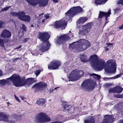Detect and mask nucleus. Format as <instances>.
I'll return each instance as SVG.
<instances>
[{
	"label": "nucleus",
	"mask_w": 123,
	"mask_h": 123,
	"mask_svg": "<svg viewBox=\"0 0 123 123\" xmlns=\"http://www.w3.org/2000/svg\"><path fill=\"white\" fill-rule=\"evenodd\" d=\"M91 66L95 69L101 70L104 68L109 73H113L116 70V63L112 62L111 61H108L105 64V61L102 59L99 60L98 56L96 55H91L90 58Z\"/></svg>",
	"instance_id": "obj_1"
},
{
	"label": "nucleus",
	"mask_w": 123,
	"mask_h": 123,
	"mask_svg": "<svg viewBox=\"0 0 123 123\" xmlns=\"http://www.w3.org/2000/svg\"><path fill=\"white\" fill-rule=\"evenodd\" d=\"M82 11V9L80 6L74 7L71 8L65 13L66 17H64L61 20L56 21L53 25L54 27L58 28L62 27L65 29L67 24L68 20L72 18L75 15Z\"/></svg>",
	"instance_id": "obj_2"
},
{
	"label": "nucleus",
	"mask_w": 123,
	"mask_h": 123,
	"mask_svg": "<svg viewBox=\"0 0 123 123\" xmlns=\"http://www.w3.org/2000/svg\"><path fill=\"white\" fill-rule=\"evenodd\" d=\"M9 80L12 83V85L16 87L22 86L26 84L29 85L33 83L34 80L32 78H29L25 80L24 78H22L18 74H15L6 79Z\"/></svg>",
	"instance_id": "obj_3"
},
{
	"label": "nucleus",
	"mask_w": 123,
	"mask_h": 123,
	"mask_svg": "<svg viewBox=\"0 0 123 123\" xmlns=\"http://www.w3.org/2000/svg\"><path fill=\"white\" fill-rule=\"evenodd\" d=\"M90 46L89 41L86 40L81 39L70 44L69 48L75 52H77L86 49Z\"/></svg>",
	"instance_id": "obj_4"
},
{
	"label": "nucleus",
	"mask_w": 123,
	"mask_h": 123,
	"mask_svg": "<svg viewBox=\"0 0 123 123\" xmlns=\"http://www.w3.org/2000/svg\"><path fill=\"white\" fill-rule=\"evenodd\" d=\"M49 35L45 32H39L37 36L38 38L43 42L40 45V50L42 52L48 50L49 49L50 45L48 40L50 37Z\"/></svg>",
	"instance_id": "obj_5"
},
{
	"label": "nucleus",
	"mask_w": 123,
	"mask_h": 123,
	"mask_svg": "<svg viewBox=\"0 0 123 123\" xmlns=\"http://www.w3.org/2000/svg\"><path fill=\"white\" fill-rule=\"evenodd\" d=\"M21 116L19 115L13 114L10 117L2 113H0V121L4 120L10 122V123H14L19 119Z\"/></svg>",
	"instance_id": "obj_6"
},
{
	"label": "nucleus",
	"mask_w": 123,
	"mask_h": 123,
	"mask_svg": "<svg viewBox=\"0 0 123 123\" xmlns=\"http://www.w3.org/2000/svg\"><path fill=\"white\" fill-rule=\"evenodd\" d=\"M84 72L82 70L75 69L72 71L68 77L69 81H75L78 79L83 74Z\"/></svg>",
	"instance_id": "obj_7"
},
{
	"label": "nucleus",
	"mask_w": 123,
	"mask_h": 123,
	"mask_svg": "<svg viewBox=\"0 0 123 123\" xmlns=\"http://www.w3.org/2000/svg\"><path fill=\"white\" fill-rule=\"evenodd\" d=\"M10 14L13 16L17 17L22 21L28 22L30 20V17L28 15H26L25 12L23 11H19L18 12H11Z\"/></svg>",
	"instance_id": "obj_8"
},
{
	"label": "nucleus",
	"mask_w": 123,
	"mask_h": 123,
	"mask_svg": "<svg viewBox=\"0 0 123 123\" xmlns=\"http://www.w3.org/2000/svg\"><path fill=\"white\" fill-rule=\"evenodd\" d=\"M50 118L45 113L41 112L37 115L35 119V121L38 123H41L49 121Z\"/></svg>",
	"instance_id": "obj_9"
},
{
	"label": "nucleus",
	"mask_w": 123,
	"mask_h": 123,
	"mask_svg": "<svg viewBox=\"0 0 123 123\" xmlns=\"http://www.w3.org/2000/svg\"><path fill=\"white\" fill-rule=\"evenodd\" d=\"M95 83L92 80H87L83 82L82 84V87L83 89L87 91L93 90L94 88Z\"/></svg>",
	"instance_id": "obj_10"
},
{
	"label": "nucleus",
	"mask_w": 123,
	"mask_h": 123,
	"mask_svg": "<svg viewBox=\"0 0 123 123\" xmlns=\"http://www.w3.org/2000/svg\"><path fill=\"white\" fill-rule=\"evenodd\" d=\"M49 0H26L30 5L35 6L38 4L39 6H44L47 4Z\"/></svg>",
	"instance_id": "obj_11"
},
{
	"label": "nucleus",
	"mask_w": 123,
	"mask_h": 123,
	"mask_svg": "<svg viewBox=\"0 0 123 123\" xmlns=\"http://www.w3.org/2000/svg\"><path fill=\"white\" fill-rule=\"evenodd\" d=\"M92 25V23H89L86 25L82 26V28L79 31V34L81 35L87 34L90 31Z\"/></svg>",
	"instance_id": "obj_12"
},
{
	"label": "nucleus",
	"mask_w": 123,
	"mask_h": 123,
	"mask_svg": "<svg viewBox=\"0 0 123 123\" xmlns=\"http://www.w3.org/2000/svg\"><path fill=\"white\" fill-rule=\"evenodd\" d=\"M60 65V62L56 61H53L48 65V69L51 70L58 69Z\"/></svg>",
	"instance_id": "obj_13"
},
{
	"label": "nucleus",
	"mask_w": 123,
	"mask_h": 123,
	"mask_svg": "<svg viewBox=\"0 0 123 123\" xmlns=\"http://www.w3.org/2000/svg\"><path fill=\"white\" fill-rule=\"evenodd\" d=\"M69 39V36L67 35H64L61 36L57 38L56 42L57 43L60 44L65 42L67 40Z\"/></svg>",
	"instance_id": "obj_14"
},
{
	"label": "nucleus",
	"mask_w": 123,
	"mask_h": 123,
	"mask_svg": "<svg viewBox=\"0 0 123 123\" xmlns=\"http://www.w3.org/2000/svg\"><path fill=\"white\" fill-rule=\"evenodd\" d=\"M104 120L101 123H111L114 120L112 115H106L104 116Z\"/></svg>",
	"instance_id": "obj_15"
},
{
	"label": "nucleus",
	"mask_w": 123,
	"mask_h": 123,
	"mask_svg": "<svg viewBox=\"0 0 123 123\" xmlns=\"http://www.w3.org/2000/svg\"><path fill=\"white\" fill-rule=\"evenodd\" d=\"M46 86V83L40 82L33 86L32 88H36L37 90H42L45 88Z\"/></svg>",
	"instance_id": "obj_16"
},
{
	"label": "nucleus",
	"mask_w": 123,
	"mask_h": 123,
	"mask_svg": "<svg viewBox=\"0 0 123 123\" xmlns=\"http://www.w3.org/2000/svg\"><path fill=\"white\" fill-rule=\"evenodd\" d=\"M11 36V32L7 29L4 30L1 34V37L4 38H9Z\"/></svg>",
	"instance_id": "obj_17"
},
{
	"label": "nucleus",
	"mask_w": 123,
	"mask_h": 123,
	"mask_svg": "<svg viewBox=\"0 0 123 123\" xmlns=\"http://www.w3.org/2000/svg\"><path fill=\"white\" fill-rule=\"evenodd\" d=\"M111 10L109 9V11L107 12H101V11H99V14L98 18H101L102 17L104 16L105 17L106 19L107 18L109 17L111 14Z\"/></svg>",
	"instance_id": "obj_18"
},
{
	"label": "nucleus",
	"mask_w": 123,
	"mask_h": 123,
	"mask_svg": "<svg viewBox=\"0 0 123 123\" xmlns=\"http://www.w3.org/2000/svg\"><path fill=\"white\" fill-rule=\"evenodd\" d=\"M46 101L45 99L43 98H41L38 99L36 102V103L40 105H44Z\"/></svg>",
	"instance_id": "obj_19"
},
{
	"label": "nucleus",
	"mask_w": 123,
	"mask_h": 123,
	"mask_svg": "<svg viewBox=\"0 0 123 123\" xmlns=\"http://www.w3.org/2000/svg\"><path fill=\"white\" fill-rule=\"evenodd\" d=\"M88 19L86 17H81L77 21V22L78 24L83 23L85 22Z\"/></svg>",
	"instance_id": "obj_20"
},
{
	"label": "nucleus",
	"mask_w": 123,
	"mask_h": 123,
	"mask_svg": "<svg viewBox=\"0 0 123 123\" xmlns=\"http://www.w3.org/2000/svg\"><path fill=\"white\" fill-rule=\"evenodd\" d=\"M107 0H96L95 3L96 5H102L105 4Z\"/></svg>",
	"instance_id": "obj_21"
},
{
	"label": "nucleus",
	"mask_w": 123,
	"mask_h": 123,
	"mask_svg": "<svg viewBox=\"0 0 123 123\" xmlns=\"http://www.w3.org/2000/svg\"><path fill=\"white\" fill-rule=\"evenodd\" d=\"M114 89L115 90V92L119 93L122 92L123 90V88L119 86H117L114 87Z\"/></svg>",
	"instance_id": "obj_22"
},
{
	"label": "nucleus",
	"mask_w": 123,
	"mask_h": 123,
	"mask_svg": "<svg viewBox=\"0 0 123 123\" xmlns=\"http://www.w3.org/2000/svg\"><path fill=\"white\" fill-rule=\"evenodd\" d=\"M81 61L83 62H86L88 61V60L86 56L84 55H81L80 56Z\"/></svg>",
	"instance_id": "obj_23"
},
{
	"label": "nucleus",
	"mask_w": 123,
	"mask_h": 123,
	"mask_svg": "<svg viewBox=\"0 0 123 123\" xmlns=\"http://www.w3.org/2000/svg\"><path fill=\"white\" fill-rule=\"evenodd\" d=\"M95 121L94 119L91 117L90 119L84 120V123H94Z\"/></svg>",
	"instance_id": "obj_24"
},
{
	"label": "nucleus",
	"mask_w": 123,
	"mask_h": 123,
	"mask_svg": "<svg viewBox=\"0 0 123 123\" xmlns=\"http://www.w3.org/2000/svg\"><path fill=\"white\" fill-rule=\"evenodd\" d=\"M9 82V81L3 79L0 80V85L2 86H5Z\"/></svg>",
	"instance_id": "obj_25"
},
{
	"label": "nucleus",
	"mask_w": 123,
	"mask_h": 123,
	"mask_svg": "<svg viewBox=\"0 0 123 123\" xmlns=\"http://www.w3.org/2000/svg\"><path fill=\"white\" fill-rule=\"evenodd\" d=\"M91 75L93 76V77L95 79L97 80H99L101 77L100 75L95 74H91Z\"/></svg>",
	"instance_id": "obj_26"
},
{
	"label": "nucleus",
	"mask_w": 123,
	"mask_h": 123,
	"mask_svg": "<svg viewBox=\"0 0 123 123\" xmlns=\"http://www.w3.org/2000/svg\"><path fill=\"white\" fill-rule=\"evenodd\" d=\"M123 94H121L120 95L118 94H114V96L118 98H123Z\"/></svg>",
	"instance_id": "obj_27"
},
{
	"label": "nucleus",
	"mask_w": 123,
	"mask_h": 123,
	"mask_svg": "<svg viewBox=\"0 0 123 123\" xmlns=\"http://www.w3.org/2000/svg\"><path fill=\"white\" fill-rule=\"evenodd\" d=\"M4 43L3 40L0 38V46L2 48L4 47Z\"/></svg>",
	"instance_id": "obj_28"
},
{
	"label": "nucleus",
	"mask_w": 123,
	"mask_h": 123,
	"mask_svg": "<svg viewBox=\"0 0 123 123\" xmlns=\"http://www.w3.org/2000/svg\"><path fill=\"white\" fill-rule=\"evenodd\" d=\"M22 26H21L20 27L21 28V29L23 31H26V27L24 25L22 24Z\"/></svg>",
	"instance_id": "obj_29"
},
{
	"label": "nucleus",
	"mask_w": 123,
	"mask_h": 123,
	"mask_svg": "<svg viewBox=\"0 0 123 123\" xmlns=\"http://www.w3.org/2000/svg\"><path fill=\"white\" fill-rule=\"evenodd\" d=\"M4 24V21H0V28L4 26L3 25Z\"/></svg>",
	"instance_id": "obj_30"
},
{
	"label": "nucleus",
	"mask_w": 123,
	"mask_h": 123,
	"mask_svg": "<svg viewBox=\"0 0 123 123\" xmlns=\"http://www.w3.org/2000/svg\"><path fill=\"white\" fill-rule=\"evenodd\" d=\"M117 4H121L123 5V0H118Z\"/></svg>",
	"instance_id": "obj_31"
},
{
	"label": "nucleus",
	"mask_w": 123,
	"mask_h": 123,
	"mask_svg": "<svg viewBox=\"0 0 123 123\" xmlns=\"http://www.w3.org/2000/svg\"><path fill=\"white\" fill-rule=\"evenodd\" d=\"M64 109L66 110H68L70 108L69 106H68L67 105H66L64 106Z\"/></svg>",
	"instance_id": "obj_32"
},
{
	"label": "nucleus",
	"mask_w": 123,
	"mask_h": 123,
	"mask_svg": "<svg viewBox=\"0 0 123 123\" xmlns=\"http://www.w3.org/2000/svg\"><path fill=\"white\" fill-rule=\"evenodd\" d=\"M41 72V71L39 70H36L35 72V74L37 75V76Z\"/></svg>",
	"instance_id": "obj_33"
},
{
	"label": "nucleus",
	"mask_w": 123,
	"mask_h": 123,
	"mask_svg": "<svg viewBox=\"0 0 123 123\" xmlns=\"http://www.w3.org/2000/svg\"><path fill=\"white\" fill-rule=\"evenodd\" d=\"M109 92H115V90L114 89V88H111L109 89Z\"/></svg>",
	"instance_id": "obj_34"
},
{
	"label": "nucleus",
	"mask_w": 123,
	"mask_h": 123,
	"mask_svg": "<svg viewBox=\"0 0 123 123\" xmlns=\"http://www.w3.org/2000/svg\"><path fill=\"white\" fill-rule=\"evenodd\" d=\"M10 7V6L6 7L2 10V11H6Z\"/></svg>",
	"instance_id": "obj_35"
},
{
	"label": "nucleus",
	"mask_w": 123,
	"mask_h": 123,
	"mask_svg": "<svg viewBox=\"0 0 123 123\" xmlns=\"http://www.w3.org/2000/svg\"><path fill=\"white\" fill-rule=\"evenodd\" d=\"M58 87H56L54 88V89H53V88H51L49 90V92H52L54 90H56Z\"/></svg>",
	"instance_id": "obj_36"
},
{
	"label": "nucleus",
	"mask_w": 123,
	"mask_h": 123,
	"mask_svg": "<svg viewBox=\"0 0 123 123\" xmlns=\"http://www.w3.org/2000/svg\"><path fill=\"white\" fill-rule=\"evenodd\" d=\"M44 17L46 18V19H47L49 17V16L48 14H46L44 15Z\"/></svg>",
	"instance_id": "obj_37"
},
{
	"label": "nucleus",
	"mask_w": 123,
	"mask_h": 123,
	"mask_svg": "<svg viewBox=\"0 0 123 123\" xmlns=\"http://www.w3.org/2000/svg\"><path fill=\"white\" fill-rule=\"evenodd\" d=\"M107 47L109 48H112L113 47V45L112 44H108V45Z\"/></svg>",
	"instance_id": "obj_38"
},
{
	"label": "nucleus",
	"mask_w": 123,
	"mask_h": 123,
	"mask_svg": "<svg viewBox=\"0 0 123 123\" xmlns=\"http://www.w3.org/2000/svg\"><path fill=\"white\" fill-rule=\"evenodd\" d=\"M119 10V8H117L114 10V12L115 13H117L118 11Z\"/></svg>",
	"instance_id": "obj_39"
},
{
	"label": "nucleus",
	"mask_w": 123,
	"mask_h": 123,
	"mask_svg": "<svg viewBox=\"0 0 123 123\" xmlns=\"http://www.w3.org/2000/svg\"><path fill=\"white\" fill-rule=\"evenodd\" d=\"M112 77L108 78H107V77H105V78H104V80H108V79H112Z\"/></svg>",
	"instance_id": "obj_40"
},
{
	"label": "nucleus",
	"mask_w": 123,
	"mask_h": 123,
	"mask_svg": "<svg viewBox=\"0 0 123 123\" xmlns=\"http://www.w3.org/2000/svg\"><path fill=\"white\" fill-rule=\"evenodd\" d=\"M119 28L121 30L123 29V24L120 26L119 27Z\"/></svg>",
	"instance_id": "obj_41"
},
{
	"label": "nucleus",
	"mask_w": 123,
	"mask_h": 123,
	"mask_svg": "<svg viewBox=\"0 0 123 123\" xmlns=\"http://www.w3.org/2000/svg\"><path fill=\"white\" fill-rule=\"evenodd\" d=\"M120 76V75H117L115 77H114V78H113V79L117 78L119 77Z\"/></svg>",
	"instance_id": "obj_42"
},
{
	"label": "nucleus",
	"mask_w": 123,
	"mask_h": 123,
	"mask_svg": "<svg viewBox=\"0 0 123 123\" xmlns=\"http://www.w3.org/2000/svg\"><path fill=\"white\" fill-rule=\"evenodd\" d=\"M44 14V13H42V14L39 15V19L41 18V17H42V15Z\"/></svg>",
	"instance_id": "obj_43"
},
{
	"label": "nucleus",
	"mask_w": 123,
	"mask_h": 123,
	"mask_svg": "<svg viewBox=\"0 0 123 123\" xmlns=\"http://www.w3.org/2000/svg\"><path fill=\"white\" fill-rule=\"evenodd\" d=\"M118 123H123V119L119 121Z\"/></svg>",
	"instance_id": "obj_44"
},
{
	"label": "nucleus",
	"mask_w": 123,
	"mask_h": 123,
	"mask_svg": "<svg viewBox=\"0 0 123 123\" xmlns=\"http://www.w3.org/2000/svg\"><path fill=\"white\" fill-rule=\"evenodd\" d=\"M53 1L56 3H57L58 1V0H52Z\"/></svg>",
	"instance_id": "obj_45"
},
{
	"label": "nucleus",
	"mask_w": 123,
	"mask_h": 123,
	"mask_svg": "<svg viewBox=\"0 0 123 123\" xmlns=\"http://www.w3.org/2000/svg\"><path fill=\"white\" fill-rule=\"evenodd\" d=\"M15 98H16V100L18 101V102H19V99L18 98H17L16 97V96H15Z\"/></svg>",
	"instance_id": "obj_46"
},
{
	"label": "nucleus",
	"mask_w": 123,
	"mask_h": 123,
	"mask_svg": "<svg viewBox=\"0 0 123 123\" xmlns=\"http://www.w3.org/2000/svg\"><path fill=\"white\" fill-rule=\"evenodd\" d=\"M109 49V48L107 47L105 49V51H107Z\"/></svg>",
	"instance_id": "obj_47"
},
{
	"label": "nucleus",
	"mask_w": 123,
	"mask_h": 123,
	"mask_svg": "<svg viewBox=\"0 0 123 123\" xmlns=\"http://www.w3.org/2000/svg\"><path fill=\"white\" fill-rule=\"evenodd\" d=\"M2 71L0 70V76L2 74Z\"/></svg>",
	"instance_id": "obj_48"
},
{
	"label": "nucleus",
	"mask_w": 123,
	"mask_h": 123,
	"mask_svg": "<svg viewBox=\"0 0 123 123\" xmlns=\"http://www.w3.org/2000/svg\"><path fill=\"white\" fill-rule=\"evenodd\" d=\"M46 20V19H43L42 21V22H44V21Z\"/></svg>",
	"instance_id": "obj_49"
},
{
	"label": "nucleus",
	"mask_w": 123,
	"mask_h": 123,
	"mask_svg": "<svg viewBox=\"0 0 123 123\" xmlns=\"http://www.w3.org/2000/svg\"><path fill=\"white\" fill-rule=\"evenodd\" d=\"M37 54H34V55H36V56H37Z\"/></svg>",
	"instance_id": "obj_50"
},
{
	"label": "nucleus",
	"mask_w": 123,
	"mask_h": 123,
	"mask_svg": "<svg viewBox=\"0 0 123 123\" xmlns=\"http://www.w3.org/2000/svg\"><path fill=\"white\" fill-rule=\"evenodd\" d=\"M21 46H19L18 48H17V49H19V48H20L21 47Z\"/></svg>",
	"instance_id": "obj_51"
},
{
	"label": "nucleus",
	"mask_w": 123,
	"mask_h": 123,
	"mask_svg": "<svg viewBox=\"0 0 123 123\" xmlns=\"http://www.w3.org/2000/svg\"><path fill=\"white\" fill-rule=\"evenodd\" d=\"M19 59V58H17L16 59Z\"/></svg>",
	"instance_id": "obj_52"
},
{
	"label": "nucleus",
	"mask_w": 123,
	"mask_h": 123,
	"mask_svg": "<svg viewBox=\"0 0 123 123\" xmlns=\"http://www.w3.org/2000/svg\"><path fill=\"white\" fill-rule=\"evenodd\" d=\"M22 99L23 100L24 99V98H22Z\"/></svg>",
	"instance_id": "obj_53"
},
{
	"label": "nucleus",
	"mask_w": 123,
	"mask_h": 123,
	"mask_svg": "<svg viewBox=\"0 0 123 123\" xmlns=\"http://www.w3.org/2000/svg\"><path fill=\"white\" fill-rule=\"evenodd\" d=\"M107 23V22H106L105 23V24Z\"/></svg>",
	"instance_id": "obj_54"
},
{
	"label": "nucleus",
	"mask_w": 123,
	"mask_h": 123,
	"mask_svg": "<svg viewBox=\"0 0 123 123\" xmlns=\"http://www.w3.org/2000/svg\"><path fill=\"white\" fill-rule=\"evenodd\" d=\"M71 32V31H69V32H70H70Z\"/></svg>",
	"instance_id": "obj_55"
},
{
	"label": "nucleus",
	"mask_w": 123,
	"mask_h": 123,
	"mask_svg": "<svg viewBox=\"0 0 123 123\" xmlns=\"http://www.w3.org/2000/svg\"><path fill=\"white\" fill-rule=\"evenodd\" d=\"M42 54H41L40 53V55H41Z\"/></svg>",
	"instance_id": "obj_56"
},
{
	"label": "nucleus",
	"mask_w": 123,
	"mask_h": 123,
	"mask_svg": "<svg viewBox=\"0 0 123 123\" xmlns=\"http://www.w3.org/2000/svg\"><path fill=\"white\" fill-rule=\"evenodd\" d=\"M32 55H34V54H32Z\"/></svg>",
	"instance_id": "obj_57"
},
{
	"label": "nucleus",
	"mask_w": 123,
	"mask_h": 123,
	"mask_svg": "<svg viewBox=\"0 0 123 123\" xmlns=\"http://www.w3.org/2000/svg\"><path fill=\"white\" fill-rule=\"evenodd\" d=\"M36 51V50H34V51L35 52V51Z\"/></svg>",
	"instance_id": "obj_58"
},
{
	"label": "nucleus",
	"mask_w": 123,
	"mask_h": 123,
	"mask_svg": "<svg viewBox=\"0 0 123 123\" xmlns=\"http://www.w3.org/2000/svg\"><path fill=\"white\" fill-rule=\"evenodd\" d=\"M33 26V25H32L31 26L32 27Z\"/></svg>",
	"instance_id": "obj_59"
},
{
	"label": "nucleus",
	"mask_w": 123,
	"mask_h": 123,
	"mask_svg": "<svg viewBox=\"0 0 123 123\" xmlns=\"http://www.w3.org/2000/svg\"><path fill=\"white\" fill-rule=\"evenodd\" d=\"M33 26V25H32L31 26L32 27Z\"/></svg>",
	"instance_id": "obj_60"
}]
</instances>
